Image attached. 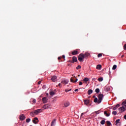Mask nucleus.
I'll return each instance as SVG.
<instances>
[{
    "label": "nucleus",
    "mask_w": 126,
    "mask_h": 126,
    "mask_svg": "<svg viewBox=\"0 0 126 126\" xmlns=\"http://www.w3.org/2000/svg\"><path fill=\"white\" fill-rule=\"evenodd\" d=\"M85 57H84V54L81 53L79 56H78V61L79 62H83V60L84 59Z\"/></svg>",
    "instance_id": "1"
},
{
    "label": "nucleus",
    "mask_w": 126,
    "mask_h": 126,
    "mask_svg": "<svg viewBox=\"0 0 126 126\" xmlns=\"http://www.w3.org/2000/svg\"><path fill=\"white\" fill-rule=\"evenodd\" d=\"M103 94H99L98 96V100L97 101L98 104H100V103H101V102H102V100H103Z\"/></svg>",
    "instance_id": "2"
},
{
    "label": "nucleus",
    "mask_w": 126,
    "mask_h": 126,
    "mask_svg": "<svg viewBox=\"0 0 126 126\" xmlns=\"http://www.w3.org/2000/svg\"><path fill=\"white\" fill-rule=\"evenodd\" d=\"M78 80V79L76 78V77L74 76L73 77H71L70 78V82H73V83H75L76 82H77Z\"/></svg>",
    "instance_id": "3"
},
{
    "label": "nucleus",
    "mask_w": 126,
    "mask_h": 126,
    "mask_svg": "<svg viewBox=\"0 0 126 126\" xmlns=\"http://www.w3.org/2000/svg\"><path fill=\"white\" fill-rule=\"evenodd\" d=\"M51 80L53 82H57L58 81V78H57V76H53L51 78Z\"/></svg>",
    "instance_id": "4"
},
{
    "label": "nucleus",
    "mask_w": 126,
    "mask_h": 126,
    "mask_svg": "<svg viewBox=\"0 0 126 126\" xmlns=\"http://www.w3.org/2000/svg\"><path fill=\"white\" fill-rule=\"evenodd\" d=\"M126 105H124V106H122L121 107H120L119 108V111H122V112H125L126 111Z\"/></svg>",
    "instance_id": "5"
},
{
    "label": "nucleus",
    "mask_w": 126,
    "mask_h": 126,
    "mask_svg": "<svg viewBox=\"0 0 126 126\" xmlns=\"http://www.w3.org/2000/svg\"><path fill=\"white\" fill-rule=\"evenodd\" d=\"M43 109H51L52 108V106L50 105V104H45L43 106Z\"/></svg>",
    "instance_id": "6"
},
{
    "label": "nucleus",
    "mask_w": 126,
    "mask_h": 126,
    "mask_svg": "<svg viewBox=\"0 0 126 126\" xmlns=\"http://www.w3.org/2000/svg\"><path fill=\"white\" fill-rule=\"evenodd\" d=\"M19 118H20V121H24V120L26 119V117L23 114L20 115Z\"/></svg>",
    "instance_id": "7"
},
{
    "label": "nucleus",
    "mask_w": 126,
    "mask_h": 126,
    "mask_svg": "<svg viewBox=\"0 0 126 126\" xmlns=\"http://www.w3.org/2000/svg\"><path fill=\"white\" fill-rule=\"evenodd\" d=\"M39 122V120L38 119V118L35 117L33 120H32V123L33 124H37Z\"/></svg>",
    "instance_id": "8"
},
{
    "label": "nucleus",
    "mask_w": 126,
    "mask_h": 126,
    "mask_svg": "<svg viewBox=\"0 0 126 126\" xmlns=\"http://www.w3.org/2000/svg\"><path fill=\"white\" fill-rule=\"evenodd\" d=\"M71 54L73 56H76V55H78L79 53L77 50H74L72 52Z\"/></svg>",
    "instance_id": "9"
},
{
    "label": "nucleus",
    "mask_w": 126,
    "mask_h": 126,
    "mask_svg": "<svg viewBox=\"0 0 126 126\" xmlns=\"http://www.w3.org/2000/svg\"><path fill=\"white\" fill-rule=\"evenodd\" d=\"M77 62V58L75 56L72 57V63H76Z\"/></svg>",
    "instance_id": "10"
},
{
    "label": "nucleus",
    "mask_w": 126,
    "mask_h": 126,
    "mask_svg": "<svg viewBox=\"0 0 126 126\" xmlns=\"http://www.w3.org/2000/svg\"><path fill=\"white\" fill-rule=\"evenodd\" d=\"M119 107H120V104H117L115 106H113V111H116V110L117 109H118V108H119Z\"/></svg>",
    "instance_id": "11"
},
{
    "label": "nucleus",
    "mask_w": 126,
    "mask_h": 126,
    "mask_svg": "<svg viewBox=\"0 0 126 126\" xmlns=\"http://www.w3.org/2000/svg\"><path fill=\"white\" fill-rule=\"evenodd\" d=\"M61 83H62L63 84H67V83H68V80H63L61 82Z\"/></svg>",
    "instance_id": "12"
},
{
    "label": "nucleus",
    "mask_w": 126,
    "mask_h": 126,
    "mask_svg": "<svg viewBox=\"0 0 126 126\" xmlns=\"http://www.w3.org/2000/svg\"><path fill=\"white\" fill-rule=\"evenodd\" d=\"M65 107H68L69 105H70V103H69V101H66L64 104Z\"/></svg>",
    "instance_id": "13"
},
{
    "label": "nucleus",
    "mask_w": 126,
    "mask_h": 126,
    "mask_svg": "<svg viewBox=\"0 0 126 126\" xmlns=\"http://www.w3.org/2000/svg\"><path fill=\"white\" fill-rule=\"evenodd\" d=\"M90 79L88 78H85L83 79V81H84L86 83H87L88 81H89Z\"/></svg>",
    "instance_id": "14"
},
{
    "label": "nucleus",
    "mask_w": 126,
    "mask_h": 126,
    "mask_svg": "<svg viewBox=\"0 0 126 126\" xmlns=\"http://www.w3.org/2000/svg\"><path fill=\"white\" fill-rule=\"evenodd\" d=\"M92 93H93V90H89L88 91V95H91V94H92Z\"/></svg>",
    "instance_id": "15"
},
{
    "label": "nucleus",
    "mask_w": 126,
    "mask_h": 126,
    "mask_svg": "<svg viewBox=\"0 0 126 126\" xmlns=\"http://www.w3.org/2000/svg\"><path fill=\"white\" fill-rule=\"evenodd\" d=\"M84 102L85 105H88V104H89V100L85 99V100H84Z\"/></svg>",
    "instance_id": "16"
},
{
    "label": "nucleus",
    "mask_w": 126,
    "mask_h": 126,
    "mask_svg": "<svg viewBox=\"0 0 126 126\" xmlns=\"http://www.w3.org/2000/svg\"><path fill=\"white\" fill-rule=\"evenodd\" d=\"M101 68H102V65L101 64L97 65L96 67V69H101Z\"/></svg>",
    "instance_id": "17"
},
{
    "label": "nucleus",
    "mask_w": 126,
    "mask_h": 126,
    "mask_svg": "<svg viewBox=\"0 0 126 126\" xmlns=\"http://www.w3.org/2000/svg\"><path fill=\"white\" fill-rule=\"evenodd\" d=\"M42 101L44 103H47V97H43Z\"/></svg>",
    "instance_id": "18"
},
{
    "label": "nucleus",
    "mask_w": 126,
    "mask_h": 126,
    "mask_svg": "<svg viewBox=\"0 0 126 126\" xmlns=\"http://www.w3.org/2000/svg\"><path fill=\"white\" fill-rule=\"evenodd\" d=\"M56 125V119H54L51 123V126H54Z\"/></svg>",
    "instance_id": "19"
},
{
    "label": "nucleus",
    "mask_w": 126,
    "mask_h": 126,
    "mask_svg": "<svg viewBox=\"0 0 126 126\" xmlns=\"http://www.w3.org/2000/svg\"><path fill=\"white\" fill-rule=\"evenodd\" d=\"M89 56H90V54L89 53H86L85 54V55H84V57L85 58H87V57H89Z\"/></svg>",
    "instance_id": "20"
},
{
    "label": "nucleus",
    "mask_w": 126,
    "mask_h": 126,
    "mask_svg": "<svg viewBox=\"0 0 126 126\" xmlns=\"http://www.w3.org/2000/svg\"><path fill=\"white\" fill-rule=\"evenodd\" d=\"M106 124H107V125L108 126H110L111 125V122H110V121H106Z\"/></svg>",
    "instance_id": "21"
},
{
    "label": "nucleus",
    "mask_w": 126,
    "mask_h": 126,
    "mask_svg": "<svg viewBox=\"0 0 126 126\" xmlns=\"http://www.w3.org/2000/svg\"><path fill=\"white\" fill-rule=\"evenodd\" d=\"M104 115H105V116H106V117H109V116H110V114H108V113L107 112V111H104Z\"/></svg>",
    "instance_id": "22"
},
{
    "label": "nucleus",
    "mask_w": 126,
    "mask_h": 126,
    "mask_svg": "<svg viewBox=\"0 0 126 126\" xmlns=\"http://www.w3.org/2000/svg\"><path fill=\"white\" fill-rule=\"evenodd\" d=\"M98 81L99 82H101V81H103V78L102 77H100L98 78Z\"/></svg>",
    "instance_id": "23"
},
{
    "label": "nucleus",
    "mask_w": 126,
    "mask_h": 126,
    "mask_svg": "<svg viewBox=\"0 0 126 126\" xmlns=\"http://www.w3.org/2000/svg\"><path fill=\"white\" fill-rule=\"evenodd\" d=\"M96 93H99L100 92V89L99 88H97L95 90Z\"/></svg>",
    "instance_id": "24"
},
{
    "label": "nucleus",
    "mask_w": 126,
    "mask_h": 126,
    "mask_svg": "<svg viewBox=\"0 0 126 126\" xmlns=\"http://www.w3.org/2000/svg\"><path fill=\"white\" fill-rule=\"evenodd\" d=\"M126 100L124 101H123L122 103V106H126Z\"/></svg>",
    "instance_id": "25"
},
{
    "label": "nucleus",
    "mask_w": 126,
    "mask_h": 126,
    "mask_svg": "<svg viewBox=\"0 0 126 126\" xmlns=\"http://www.w3.org/2000/svg\"><path fill=\"white\" fill-rule=\"evenodd\" d=\"M94 103H97L98 101V98L97 97H95L94 100Z\"/></svg>",
    "instance_id": "26"
},
{
    "label": "nucleus",
    "mask_w": 126,
    "mask_h": 126,
    "mask_svg": "<svg viewBox=\"0 0 126 126\" xmlns=\"http://www.w3.org/2000/svg\"><path fill=\"white\" fill-rule=\"evenodd\" d=\"M101 125H105V120H101L100 122Z\"/></svg>",
    "instance_id": "27"
},
{
    "label": "nucleus",
    "mask_w": 126,
    "mask_h": 126,
    "mask_svg": "<svg viewBox=\"0 0 126 126\" xmlns=\"http://www.w3.org/2000/svg\"><path fill=\"white\" fill-rule=\"evenodd\" d=\"M116 68H117V65H114L112 67V69L113 70H115V69H116Z\"/></svg>",
    "instance_id": "28"
},
{
    "label": "nucleus",
    "mask_w": 126,
    "mask_h": 126,
    "mask_svg": "<svg viewBox=\"0 0 126 126\" xmlns=\"http://www.w3.org/2000/svg\"><path fill=\"white\" fill-rule=\"evenodd\" d=\"M55 94H55L54 92H53V91L50 93V95H51V96H53V95H55Z\"/></svg>",
    "instance_id": "29"
},
{
    "label": "nucleus",
    "mask_w": 126,
    "mask_h": 126,
    "mask_svg": "<svg viewBox=\"0 0 126 126\" xmlns=\"http://www.w3.org/2000/svg\"><path fill=\"white\" fill-rule=\"evenodd\" d=\"M34 113L35 114V115H38L39 114V112H38V111L37 110H35L34 111Z\"/></svg>",
    "instance_id": "30"
},
{
    "label": "nucleus",
    "mask_w": 126,
    "mask_h": 126,
    "mask_svg": "<svg viewBox=\"0 0 126 126\" xmlns=\"http://www.w3.org/2000/svg\"><path fill=\"white\" fill-rule=\"evenodd\" d=\"M117 111H114L112 112V114L113 115H114V116H116V115H117Z\"/></svg>",
    "instance_id": "31"
},
{
    "label": "nucleus",
    "mask_w": 126,
    "mask_h": 126,
    "mask_svg": "<svg viewBox=\"0 0 126 126\" xmlns=\"http://www.w3.org/2000/svg\"><path fill=\"white\" fill-rule=\"evenodd\" d=\"M30 121H31V119L30 118L26 119V123H30Z\"/></svg>",
    "instance_id": "32"
},
{
    "label": "nucleus",
    "mask_w": 126,
    "mask_h": 126,
    "mask_svg": "<svg viewBox=\"0 0 126 126\" xmlns=\"http://www.w3.org/2000/svg\"><path fill=\"white\" fill-rule=\"evenodd\" d=\"M80 68H81V66L79 65L76 67V69H80Z\"/></svg>",
    "instance_id": "33"
},
{
    "label": "nucleus",
    "mask_w": 126,
    "mask_h": 126,
    "mask_svg": "<svg viewBox=\"0 0 126 126\" xmlns=\"http://www.w3.org/2000/svg\"><path fill=\"white\" fill-rule=\"evenodd\" d=\"M102 53H100V54H98L97 57L101 58V57H102Z\"/></svg>",
    "instance_id": "34"
},
{
    "label": "nucleus",
    "mask_w": 126,
    "mask_h": 126,
    "mask_svg": "<svg viewBox=\"0 0 126 126\" xmlns=\"http://www.w3.org/2000/svg\"><path fill=\"white\" fill-rule=\"evenodd\" d=\"M34 115H35V113L34 112H31V116L32 117H34Z\"/></svg>",
    "instance_id": "35"
},
{
    "label": "nucleus",
    "mask_w": 126,
    "mask_h": 126,
    "mask_svg": "<svg viewBox=\"0 0 126 126\" xmlns=\"http://www.w3.org/2000/svg\"><path fill=\"white\" fill-rule=\"evenodd\" d=\"M37 112L39 113H41V111H43V109H37Z\"/></svg>",
    "instance_id": "36"
},
{
    "label": "nucleus",
    "mask_w": 126,
    "mask_h": 126,
    "mask_svg": "<svg viewBox=\"0 0 126 126\" xmlns=\"http://www.w3.org/2000/svg\"><path fill=\"white\" fill-rule=\"evenodd\" d=\"M120 119H118L116 121L115 123L116 124H119L120 123Z\"/></svg>",
    "instance_id": "37"
},
{
    "label": "nucleus",
    "mask_w": 126,
    "mask_h": 126,
    "mask_svg": "<svg viewBox=\"0 0 126 126\" xmlns=\"http://www.w3.org/2000/svg\"><path fill=\"white\" fill-rule=\"evenodd\" d=\"M69 91H71V89H70V90H67V89H66L65 90V92H69Z\"/></svg>",
    "instance_id": "38"
},
{
    "label": "nucleus",
    "mask_w": 126,
    "mask_h": 126,
    "mask_svg": "<svg viewBox=\"0 0 126 126\" xmlns=\"http://www.w3.org/2000/svg\"><path fill=\"white\" fill-rule=\"evenodd\" d=\"M85 114H86V112H83L81 114V117H82V116H83V115H85Z\"/></svg>",
    "instance_id": "39"
},
{
    "label": "nucleus",
    "mask_w": 126,
    "mask_h": 126,
    "mask_svg": "<svg viewBox=\"0 0 126 126\" xmlns=\"http://www.w3.org/2000/svg\"><path fill=\"white\" fill-rule=\"evenodd\" d=\"M94 113H95V114H96V115H98V114L100 113V112H99V111H95Z\"/></svg>",
    "instance_id": "40"
},
{
    "label": "nucleus",
    "mask_w": 126,
    "mask_h": 126,
    "mask_svg": "<svg viewBox=\"0 0 126 126\" xmlns=\"http://www.w3.org/2000/svg\"><path fill=\"white\" fill-rule=\"evenodd\" d=\"M82 84H83V83L82 82L79 83V85H82Z\"/></svg>",
    "instance_id": "41"
},
{
    "label": "nucleus",
    "mask_w": 126,
    "mask_h": 126,
    "mask_svg": "<svg viewBox=\"0 0 126 126\" xmlns=\"http://www.w3.org/2000/svg\"><path fill=\"white\" fill-rule=\"evenodd\" d=\"M124 50H126V44L125 45H124Z\"/></svg>",
    "instance_id": "42"
},
{
    "label": "nucleus",
    "mask_w": 126,
    "mask_h": 126,
    "mask_svg": "<svg viewBox=\"0 0 126 126\" xmlns=\"http://www.w3.org/2000/svg\"><path fill=\"white\" fill-rule=\"evenodd\" d=\"M58 86L60 88L62 87V85L61 84V83H59V85H58Z\"/></svg>",
    "instance_id": "43"
},
{
    "label": "nucleus",
    "mask_w": 126,
    "mask_h": 126,
    "mask_svg": "<svg viewBox=\"0 0 126 126\" xmlns=\"http://www.w3.org/2000/svg\"><path fill=\"white\" fill-rule=\"evenodd\" d=\"M53 92L56 94L57 93V90H54Z\"/></svg>",
    "instance_id": "44"
},
{
    "label": "nucleus",
    "mask_w": 126,
    "mask_h": 126,
    "mask_svg": "<svg viewBox=\"0 0 126 126\" xmlns=\"http://www.w3.org/2000/svg\"><path fill=\"white\" fill-rule=\"evenodd\" d=\"M58 60L60 61V60H62V57H58Z\"/></svg>",
    "instance_id": "45"
},
{
    "label": "nucleus",
    "mask_w": 126,
    "mask_h": 126,
    "mask_svg": "<svg viewBox=\"0 0 126 126\" xmlns=\"http://www.w3.org/2000/svg\"><path fill=\"white\" fill-rule=\"evenodd\" d=\"M32 102H33V103H36V99H33V100H32Z\"/></svg>",
    "instance_id": "46"
},
{
    "label": "nucleus",
    "mask_w": 126,
    "mask_h": 126,
    "mask_svg": "<svg viewBox=\"0 0 126 126\" xmlns=\"http://www.w3.org/2000/svg\"><path fill=\"white\" fill-rule=\"evenodd\" d=\"M62 58H63V59H65V56L64 55H63V56H62Z\"/></svg>",
    "instance_id": "47"
},
{
    "label": "nucleus",
    "mask_w": 126,
    "mask_h": 126,
    "mask_svg": "<svg viewBox=\"0 0 126 126\" xmlns=\"http://www.w3.org/2000/svg\"><path fill=\"white\" fill-rule=\"evenodd\" d=\"M41 81H39V82H38V85H40V84H41Z\"/></svg>",
    "instance_id": "48"
},
{
    "label": "nucleus",
    "mask_w": 126,
    "mask_h": 126,
    "mask_svg": "<svg viewBox=\"0 0 126 126\" xmlns=\"http://www.w3.org/2000/svg\"><path fill=\"white\" fill-rule=\"evenodd\" d=\"M78 91V89H76L74 91H75V92H76Z\"/></svg>",
    "instance_id": "49"
},
{
    "label": "nucleus",
    "mask_w": 126,
    "mask_h": 126,
    "mask_svg": "<svg viewBox=\"0 0 126 126\" xmlns=\"http://www.w3.org/2000/svg\"><path fill=\"white\" fill-rule=\"evenodd\" d=\"M124 119H125V120H126V115H125L124 116Z\"/></svg>",
    "instance_id": "50"
},
{
    "label": "nucleus",
    "mask_w": 126,
    "mask_h": 126,
    "mask_svg": "<svg viewBox=\"0 0 126 126\" xmlns=\"http://www.w3.org/2000/svg\"><path fill=\"white\" fill-rule=\"evenodd\" d=\"M69 63H72V61H69Z\"/></svg>",
    "instance_id": "51"
},
{
    "label": "nucleus",
    "mask_w": 126,
    "mask_h": 126,
    "mask_svg": "<svg viewBox=\"0 0 126 126\" xmlns=\"http://www.w3.org/2000/svg\"><path fill=\"white\" fill-rule=\"evenodd\" d=\"M93 80H96V79L95 78H93Z\"/></svg>",
    "instance_id": "52"
},
{
    "label": "nucleus",
    "mask_w": 126,
    "mask_h": 126,
    "mask_svg": "<svg viewBox=\"0 0 126 126\" xmlns=\"http://www.w3.org/2000/svg\"><path fill=\"white\" fill-rule=\"evenodd\" d=\"M95 97H96V96H95V95L93 96V98H95Z\"/></svg>",
    "instance_id": "53"
},
{
    "label": "nucleus",
    "mask_w": 126,
    "mask_h": 126,
    "mask_svg": "<svg viewBox=\"0 0 126 126\" xmlns=\"http://www.w3.org/2000/svg\"><path fill=\"white\" fill-rule=\"evenodd\" d=\"M121 57L124 58V55H122Z\"/></svg>",
    "instance_id": "54"
},
{
    "label": "nucleus",
    "mask_w": 126,
    "mask_h": 126,
    "mask_svg": "<svg viewBox=\"0 0 126 126\" xmlns=\"http://www.w3.org/2000/svg\"><path fill=\"white\" fill-rule=\"evenodd\" d=\"M80 76V75H78V77H79Z\"/></svg>",
    "instance_id": "55"
}]
</instances>
